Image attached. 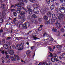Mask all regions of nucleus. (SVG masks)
Listing matches in <instances>:
<instances>
[{"instance_id":"f257e3e1","label":"nucleus","mask_w":65,"mask_h":65,"mask_svg":"<svg viewBox=\"0 0 65 65\" xmlns=\"http://www.w3.org/2000/svg\"><path fill=\"white\" fill-rule=\"evenodd\" d=\"M24 45V44L23 43H22L21 44H18L17 45L15 48L16 49H17V50L19 51H22V50H23Z\"/></svg>"},{"instance_id":"f03ea898","label":"nucleus","mask_w":65,"mask_h":65,"mask_svg":"<svg viewBox=\"0 0 65 65\" xmlns=\"http://www.w3.org/2000/svg\"><path fill=\"white\" fill-rule=\"evenodd\" d=\"M18 19L21 20L22 22H24L26 20V17H25V15H19L18 16Z\"/></svg>"},{"instance_id":"7ed1b4c3","label":"nucleus","mask_w":65,"mask_h":65,"mask_svg":"<svg viewBox=\"0 0 65 65\" xmlns=\"http://www.w3.org/2000/svg\"><path fill=\"white\" fill-rule=\"evenodd\" d=\"M27 9H25V10L26 11H28L29 14H32V12H33V10L31 9H30L31 7L29 5H28L27 6Z\"/></svg>"},{"instance_id":"20e7f679","label":"nucleus","mask_w":65,"mask_h":65,"mask_svg":"<svg viewBox=\"0 0 65 65\" xmlns=\"http://www.w3.org/2000/svg\"><path fill=\"white\" fill-rule=\"evenodd\" d=\"M60 7L61 8L59 9V11L60 12L62 13H65V9L64 8L65 6L62 5Z\"/></svg>"},{"instance_id":"39448f33","label":"nucleus","mask_w":65,"mask_h":65,"mask_svg":"<svg viewBox=\"0 0 65 65\" xmlns=\"http://www.w3.org/2000/svg\"><path fill=\"white\" fill-rule=\"evenodd\" d=\"M23 26H23H24V29H27V28H28V27H29L30 26V25H29V23L27 22H26L24 23Z\"/></svg>"},{"instance_id":"423d86ee","label":"nucleus","mask_w":65,"mask_h":65,"mask_svg":"<svg viewBox=\"0 0 65 65\" xmlns=\"http://www.w3.org/2000/svg\"><path fill=\"white\" fill-rule=\"evenodd\" d=\"M14 56L15 57H14L13 58V57H11V59L12 60V61H15L16 60H19V57L17 55H15Z\"/></svg>"},{"instance_id":"0eeeda50","label":"nucleus","mask_w":65,"mask_h":65,"mask_svg":"<svg viewBox=\"0 0 65 65\" xmlns=\"http://www.w3.org/2000/svg\"><path fill=\"white\" fill-rule=\"evenodd\" d=\"M51 61H52V62H54L55 61H58L59 60H58L57 58H52L51 59Z\"/></svg>"},{"instance_id":"6e6552de","label":"nucleus","mask_w":65,"mask_h":65,"mask_svg":"<svg viewBox=\"0 0 65 65\" xmlns=\"http://www.w3.org/2000/svg\"><path fill=\"white\" fill-rule=\"evenodd\" d=\"M55 24L56 25V26L58 28H60L61 27V24L58 23L57 21L56 22Z\"/></svg>"},{"instance_id":"1a4fd4ad","label":"nucleus","mask_w":65,"mask_h":65,"mask_svg":"<svg viewBox=\"0 0 65 65\" xmlns=\"http://www.w3.org/2000/svg\"><path fill=\"white\" fill-rule=\"evenodd\" d=\"M8 53L10 55H13L14 53V51L12 50H10V51H8Z\"/></svg>"},{"instance_id":"9d476101","label":"nucleus","mask_w":65,"mask_h":65,"mask_svg":"<svg viewBox=\"0 0 65 65\" xmlns=\"http://www.w3.org/2000/svg\"><path fill=\"white\" fill-rule=\"evenodd\" d=\"M17 9L18 10H20V9H23V10H25V8H24L23 7L20 6H19L17 7Z\"/></svg>"},{"instance_id":"9b49d317","label":"nucleus","mask_w":65,"mask_h":65,"mask_svg":"<svg viewBox=\"0 0 65 65\" xmlns=\"http://www.w3.org/2000/svg\"><path fill=\"white\" fill-rule=\"evenodd\" d=\"M50 56L51 57H57V55L56 54H53V55L51 53H50Z\"/></svg>"},{"instance_id":"f8f14e48","label":"nucleus","mask_w":65,"mask_h":65,"mask_svg":"<svg viewBox=\"0 0 65 65\" xmlns=\"http://www.w3.org/2000/svg\"><path fill=\"white\" fill-rule=\"evenodd\" d=\"M32 20L31 21V22L34 23L35 24H37L38 23V21H37V20L35 19L33 20V19H32Z\"/></svg>"},{"instance_id":"ddd939ff","label":"nucleus","mask_w":65,"mask_h":65,"mask_svg":"<svg viewBox=\"0 0 65 65\" xmlns=\"http://www.w3.org/2000/svg\"><path fill=\"white\" fill-rule=\"evenodd\" d=\"M18 5H21V6H23V5H24V4L22 3H18V4H16L15 5V6H18Z\"/></svg>"},{"instance_id":"4468645a","label":"nucleus","mask_w":65,"mask_h":65,"mask_svg":"<svg viewBox=\"0 0 65 65\" xmlns=\"http://www.w3.org/2000/svg\"><path fill=\"white\" fill-rule=\"evenodd\" d=\"M19 2H23V1H24L25 3H28V1L27 0H18Z\"/></svg>"},{"instance_id":"2eb2a0df","label":"nucleus","mask_w":65,"mask_h":65,"mask_svg":"<svg viewBox=\"0 0 65 65\" xmlns=\"http://www.w3.org/2000/svg\"><path fill=\"white\" fill-rule=\"evenodd\" d=\"M20 13L21 15H25L24 14H26V13L24 11H22L20 12Z\"/></svg>"},{"instance_id":"dca6fc26","label":"nucleus","mask_w":65,"mask_h":65,"mask_svg":"<svg viewBox=\"0 0 65 65\" xmlns=\"http://www.w3.org/2000/svg\"><path fill=\"white\" fill-rule=\"evenodd\" d=\"M39 8H37V7H36L34 9V12H36L38 10Z\"/></svg>"},{"instance_id":"f3484780","label":"nucleus","mask_w":65,"mask_h":65,"mask_svg":"<svg viewBox=\"0 0 65 65\" xmlns=\"http://www.w3.org/2000/svg\"><path fill=\"white\" fill-rule=\"evenodd\" d=\"M5 59L6 60L7 59V60H6V63H10V61L9 60H8V59L7 58H5Z\"/></svg>"},{"instance_id":"a211bd4d","label":"nucleus","mask_w":65,"mask_h":65,"mask_svg":"<svg viewBox=\"0 0 65 65\" xmlns=\"http://www.w3.org/2000/svg\"><path fill=\"white\" fill-rule=\"evenodd\" d=\"M33 6L34 7H37V8H39V6L38 5L36 4H34L33 5Z\"/></svg>"},{"instance_id":"6ab92c4d","label":"nucleus","mask_w":65,"mask_h":65,"mask_svg":"<svg viewBox=\"0 0 65 65\" xmlns=\"http://www.w3.org/2000/svg\"><path fill=\"white\" fill-rule=\"evenodd\" d=\"M52 18L53 19H55V20H57V18L56 17V15L54 14H52Z\"/></svg>"},{"instance_id":"aec40b11","label":"nucleus","mask_w":65,"mask_h":65,"mask_svg":"<svg viewBox=\"0 0 65 65\" xmlns=\"http://www.w3.org/2000/svg\"><path fill=\"white\" fill-rule=\"evenodd\" d=\"M4 47L5 49H7L8 48V45L6 44H4Z\"/></svg>"},{"instance_id":"412c9836","label":"nucleus","mask_w":65,"mask_h":65,"mask_svg":"<svg viewBox=\"0 0 65 65\" xmlns=\"http://www.w3.org/2000/svg\"><path fill=\"white\" fill-rule=\"evenodd\" d=\"M44 19L45 20H48V17L46 15L44 16L43 17Z\"/></svg>"},{"instance_id":"4be33fe9","label":"nucleus","mask_w":65,"mask_h":65,"mask_svg":"<svg viewBox=\"0 0 65 65\" xmlns=\"http://www.w3.org/2000/svg\"><path fill=\"white\" fill-rule=\"evenodd\" d=\"M47 15L48 17H51V12H48L47 13Z\"/></svg>"},{"instance_id":"5701e85b","label":"nucleus","mask_w":65,"mask_h":65,"mask_svg":"<svg viewBox=\"0 0 65 65\" xmlns=\"http://www.w3.org/2000/svg\"><path fill=\"white\" fill-rule=\"evenodd\" d=\"M43 36L44 37L45 36H46L47 37H48L49 35H47V33L45 32L43 34Z\"/></svg>"},{"instance_id":"b1692460","label":"nucleus","mask_w":65,"mask_h":65,"mask_svg":"<svg viewBox=\"0 0 65 65\" xmlns=\"http://www.w3.org/2000/svg\"><path fill=\"white\" fill-rule=\"evenodd\" d=\"M40 11L42 14H44V10H42V9H41L40 10Z\"/></svg>"},{"instance_id":"393cba45","label":"nucleus","mask_w":65,"mask_h":65,"mask_svg":"<svg viewBox=\"0 0 65 65\" xmlns=\"http://www.w3.org/2000/svg\"><path fill=\"white\" fill-rule=\"evenodd\" d=\"M14 23L15 25H18V23H19V21L17 20H15L14 21Z\"/></svg>"},{"instance_id":"a878e982","label":"nucleus","mask_w":65,"mask_h":65,"mask_svg":"<svg viewBox=\"0 0 65 65\" xmlns=\"http://www.w3.org/2000/svg\"><path fill=\"white\" fill-rule=\"evenodd\" d=\"M5 5H2L1 8H2V9H4L5 8Z\"/></svg>"},{"instance_id":"bb28decb","label":"nucleus","mask_w":65,"mask_h":65,"mask_svg":"<svg viewBox=\"0 0 65 65\" xmlns=\"http://www.w3.org/2000/svg\"><path fill=\"white\" fill-rule=\"evenodd\" d=\"M6 10H3L2 13L3 15H5V12Z\"/></svg>"},{"instance_id":"cd10ccee","label":"nucleus","mask_w":65,"mask_h":65,"mask_svg":"<svg viewBox=\"0 0 65 65\" xmlns=\"http://www.w3.org/2000/svg\"><path fill=\"white\" fill-rule=\"evenodd\" d=\"M43 26V25H40V27H39L38 29V30L39 31H41V30H42V27Z\"/></svg>"},{"instance_id":"c85d7f7f","label":"nucleus","mask_w":65,"mask_h":65,"mask_svg":"<svg viewBox=\"0 0 65 65\" xmlns=\"http://www.w3.org/2000/svg\"><path fill=\"white\" fill-rule=\"evenodd\" d=\"M52 30L53 31V32H57V29L56 28H54L52 29Z\"/></svg>"},{"instance_id":"c756f323","label":"nucleus","mask_w":65,"mask_h":65,"mask_svg":"<svg viewBox=\"0 0 65 65\" xmlns=\"http://www.w3.org/2000/svg\"><path fill=\"white\" fill-rule=\"evenodd\" d=\"M27 18L28 20H29L30 19L32 18V17L30 15H28L27 16Z\"/></svg>"},{"instance_id":"7c9ffc66","label":"nucleus","mask_w":65,"mask_h":65,"mask_svg":"<svg viewBox=\"0 0 65 65\" xmlns=\"http://www.w3.org/2000/svg\"><path fill=\"white\" fill-rule=\"evenodd\" d=\"M49 23L50 24H52L53 22H52V19H50L49 20Z\"/></svg>"},{"instance_id":"2f4dec72","label":"nucleus","mask_w":65,"mask_h":65,"mask_svg":"<svg viewBox=\"0 0 65 65\" xmlns=\"http://www.w3.org/2000/svg\"><path fill=\"white\" fill-rule=\"evenodd\" d=\"M48 48L51 52H54V50H53L52 48H50V47H49Z\"/></svg>"},{"instance_id":"473e14b6","label":"nucleus","mask_w":65,"mask_h":65,"mask_svg":"<svg viewBox=\"0 0 65 65\" xmlns=\"http://www.w3.org/2000/svg\"><path fill=\"white\" fill-rule=\"evenodd\" d=\"M57 48H62V45H57Z\"/></svg>"},{"instance_id":"72a5a7b5","label":"nucleus","mask_w":65,"mask_h":65,"mask_svg":"<svg viewBox=\"0 0 65 65\" xmlns=\"http://www.w3.org/2000/svg\"><path fill=\"white\" fill-rule=\"evenodd\" d=\"M59 16L60 18H62L63 17V14L61 13L59 14Z\"/></svg>"},{"instance_id":"f704fd0d","label":"nucleus","mask_w":65,"mask_h":65,"mask_svg":"<svg viewBox=\"0 0 65 65\" xmlns=\"http://www.w3.org/2000/svg\"><path fill=\"white\" fill-rule=\"evenodd\" d=\"M57 58V59L58 60V61L59 60H61L62 59V57L61 56L58 57Z\"/></svg>"},{"instance_id":"c9c22d12","label":"nucleus","mask_w":65,"mask_h":65,"mask_svg":"<svg viewBox=\"0 0 65 65\" xmlns=\"http://www.w3.org/2000/svg\"><path fill=\"white\" fill-rule=\"evenodd\" d=\"M32 17L33 18H37V16L35 14H33L32 15Z\"/></svg>"},{"instance_id":"e433bc0d","label":"nucleus","mask_w":65,"mask_h":65,"mask_svg":"<svg viewBox=\"0 0 65 65\" xmlns=\"http://www.w3.org/2000/svg\"><path fill=\"white\" fill-rule=\"evenodd\" d=\"M51 1V2H53L54 1V0H49V1H47V2L48 3V4H49V3L50 2V1Z\"/></svg>"},{"instance_id":"4c0bfd02","label":"nucleus","mask_w":65,"mask_h":65,"mask_svg":"<svg viewBox=\"0 0 65 65\" xmlns=\"http://www.w3.org/2000/svg\"><path fill=\"white\" fill-rule=\"evenodd\" d=\"M30 53H31V51H30V50H28L26 52V54H30Z\"/></svg>"},{"instance_id":"58836bf2","label":"nucleus","mask_w":65,"mask_h":65,"mask_svg":"<svg viewBox=\"0 0 65 65\" xmlns=\"http://www.w3.org/2000/svg\"><path fill=\"white\" fill-rule=\"evenodd\" d=\"M51 10H52V9H54V6H51Z\"/></svg>"},{"instance_id":"ea45409f","label":"nucleus","mask_w":65,"mask_h":65,"mask_svg":"<svg viewBox=\"0 0 65 65\" xmlns=\"http://www.w3.org/2000/svg\"><path fill=\"white\" fill-rule=\"evenodd\" d=\"M51 20H52V23H55V21L56 19H51Z\"/></svg>"},{"instance_id":"a19ab883","label":"nucleus","mask_w":65,"mask_h":65,"mask_svg":"<svg viewBox=\"0 0 65 65\" xmlns=\"http://www.w3.org/2000/svg\"><path fill=\"white\" fill-rule=\"evenodd\" d=\"M62 57L63 58H65V53L63 54L62 56Z\"/></svg>"},{"instance_id":"79ce46f5","label":"nucleus","mask_w":65,"mask_h":65,"mask_svg":"<svg viewBox=\"0 0 65 65\" xmlns=\"http://www.w3.org/2000/svg\"><path fill=\"white\" fill-rule=\"evenodd\" d=\"M38 20L39 22H41L42 21V20L41 18H39L38 19Z\"/></svg>"},{"instance_id":"37998d69","label":"nucleus","mask_w":65,"mask_h":65,"mask_svg":"<svg viewBox=\"0 0 65 65\" xmlns=\"http://www.w3.org/2000/svg\"><path fill=\"white\" fill-rule=\"evenodd\" d=\"M0 23H3V21L2 19H0Z\"/></svg>"},{"instance_id":"c03bdc74","label":"nucleus","mask_w":65,"mask_h":65,"mask_svg":"<svg viewBox=\"0 0 65 65\" xmlns=\"http://www.w3.org/2000/svg\"><path fill=\"white\" fill-rule=\"evenodd\" d=\"M11 39V37H7L6 38V40H9V39Z\"/></svg>"},{"instance_id":"a18cd8bd","label":"nucleus","mask_w":65,"mask_h":65,"mask_svg":"<svg viewBox=\"0 0 65 65\" xmlns=\"http://www.w3.org/2000/svg\"><path fill=\"white\" fill-rule=\"evenodd\" d=\"M60 31L61 32H64V29L63 28L61 29L60 30Z\"/></svg>"},{"instance_id":"49530a36","label":"nucleus","mask_w":65,"mask_h":65,"mask_svg":"<svg viewBox=\"0 0 65 65\" xmlns=\"http://www.w3.org/2000/svg\"><path fill=\"white\" fill-rule=\"evenodd\" d=\"M48 39H45L44 40V42H47L48 40Z\"/></svg>"},{"instance_id":"de8ad7c7","label":"nucleus","mask_w":65,"mask_h":65,"mask_svg":"<svg viewBox=\"0 0 65 65\" xmlns=\"http://www.w3.org/2000/svg\"><path fill=\"white\" fill-rule=\"evenodd\" d=\"M34 13L35 14H39V12L38 11V10L36 12H34Z\"/></svg>"},{"instance_id":"09e8293b","label":"nucleus","mask_w":65,"mask_h":65,"mask_svg":"<svg viewBox=\"0 0 65 65\" xmlns=\"http://www.w3.org/2000/svg\"><path fill=\"white\" fill-rule=\"evenodd\" d=\"M34 34L35 35V36H37V32L36 31H35L34 33Z\"/></svg>"},{"instance_id":"8fccbe9b","label":"nucleus","mask_w":65,"mask_h":65,"mask_svg":"<svg viewBox=\"0 0 65 65\" xmlns=\"http://www.w3.org/2000/svg\"><path fill=\"white\" fill-rule=\"evenodd\" d=\"M13 47H14V46L12 45L10 47V49H12V48H13Z\"/></svg>"},{"instance_id":"3c124183","label":"nucleus","mask_w":65,"mask_h":65,"mask_svg":"<svg viewBox=\"0 0 65 65\" xmlns=\"http://www.w3.org/2000/svg\"><path fill=\"white\" fill-rule=\"evenodd\" d=\"M13 14L14 16L16 17L17 16V13L16 12H14L13 13Z\"/></svg>"},{"instance_id":"603ef678","label":"nucleus","mask_w":65,"mask_h":65,"mask_svg":"<svg viewBox=\"0 0 65 65\" xmlns=\"http://www.w3.org/2000/svg\"><path fill=\"white\" fill-rule=\"evenodd\" d=\"M2 41H3V43H4L5 42V40L4 39H2Z\"/></svg>"},{"instance_id":"864d4df0","label":"nucleus","mask_w":65,"mask_h":65,"mask_svg":"<svg viewBox=\"0 0 65 65\" xmlns=\"http://www.w3.org/2000/svg\"><path fill=\"white\" fill-rule=\"evenodd\" d=\"M34 39H35V40H36V39H39L38 38H37L36 37H34Z\"/></svg>"},{"instance_id":"5fc2aeb1","label":"nucleus","mask_w":65,"mask_h":65,"mask_svg":"<svg viewBox=\"0 0 65 65\" xmlns=\"http://www.w3.org/2000/svg\"><path fill=\"white\" fill-rule=\"evenodd\" d=\"M65 21H64L63 22H62V25H63V26H64V25H65Z\"/></svg>"},{"instance_id":"6e6d98bb","label":"nucleus","mask_w":65,"mask_h":65,"mask_svg":"<svg viewBox=\"0 0 65 65\" xmlns=\"http://www.w3.org/2000/svg\"><path fill=\"white\" fill-rule=\"evenodd\" d=\"M55 4L56 5V6H59V4L57 3H55Z\"/></svg>"},{"instance_id":"4d7b16f0","label":"nucleus","mask_w":65,"mask_h":65,"mask_svg":"<svg viewBox=\"0 0 65 65\" xmlns=\"http://www.w3.org/2000/svg\"><path fill=\"white\" fill-rule=\"evenodd\" d=\"M45 63V62H43L42 63L43 65H44H44H48V64H47V63Z\"/></svg>"},{"instance_id":"13d9d810","label":"nucleus","mask_w":65,"mask_h":65,"mask_svg":"<svg viewBox=\"0 0 65 65\" xmlns=\"http://www.w3.org/2000/svg\"><path fill=\"white\" fill-rule=\"evenodd\" d=\"M45 23H46V24H47V25H48L49 24V22L47 21H46L45 22Z\"/></svg>"},{"instance_id":"bf43d9fd","label":"nucleus","mask_w":65,"mask_h":65,"mask_svg":"<svg viewBox=\"0 0 65 65\" xmlns=\"http://www.w3.org/2000/svg\"><path fill=\"white\" fill-rule=\"evenodd\" d=\"M2 32H3V30L2 29L0 30V33H2Z\"/></svg>"},{"instance_id":"052dcab7","label":"nucleus","mask_w":65,"mask_h":65,"mask_svg":"<svg viewBox=\"0 0 65 65\" xmlns=\"http://www.w3.org/2000/svg\"><path fill=\"white\" fill-rule=\"evenodd\" d=\"M22 26H23V25H22V24H20L19 27V28H20L21 27H22Z\"/></svg>"},{"instance_id":"680f3d73","label":"nucleus","mask_w":65,"mask_h":65,"mask_svg":"<svg viewBox=\"0 0 65 65\" xmlns=\"http://www.w3.org/2000/svg\"><path fill=\"white\" fill-rule=\"evenodd\" d=\"M2 63H4V60H3V58H2Z\"/></svg>"},{"instance_id":"e2e57ef3","label":"nucleus","mask_w":65,"mask_h":65,"mask_svg":"<svg viewBox=\"0 0 65 65\" xmlns=\"http://www.w3.org/2000/svg\"><path fill=\"white\" fill-rule=\"evenodd\" d=\"M58 19L59 20H61V19H62V18H61L59 17V16H58Z\"/></svg>"},{"instance_id":"0e129e2a","label":"nucleus","mask_w":65,"mask_h":65,"mask_svg":"<svg viewBox=\"0 0 65 65\" xmlns=\"http://www.w3.org/2000/svg\"><path fill=\"white\" fill-rule=\"evenodd\" d=\"M55 9H56V11H59V9H58V8H56Z\"/></svg>"},{"instance_id":"69168bd1","label":"nucleus","mask_w":65,"mask_h":65,"mask_svg":"<svg viewBox=\"0 0 65 65\" xmlns=\"http://www.w3.org/2000/svg\"><path fill=\"white\" fill-rule=\"evenodd\" d=\"M21 61L22 62H24V63H26V62L24 61H23V60L22 59H21Z\"/></svg>"},{"instance_id":"338daca9","label":"nucleus","mask_w":65,"mask_h":65,"mask_svg":"<svg viewBox=\"0 0 65 65\" xmlns=\"http://www.w3.org/2000/svg\"><path fill=\"white\" fill-rule=\"evenodd\" d=\"M58 63H59V64H62V62L61 61H59L58 62Z\"/></svg>"},{"instance_id":"774afa93","label":"nucleus","mask_w":65,"mask_h":65,"mask_svg":"<svg viewBox=\"0 0 65 65\" xmlns=\"http://www.w3.org/2000/svg\"><path fill=\"white\" fill-rule=\"evenodd\" d=\"M11 10V12H13L14 11V9H12Z\"/></svg>"}]
</instances>
